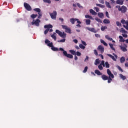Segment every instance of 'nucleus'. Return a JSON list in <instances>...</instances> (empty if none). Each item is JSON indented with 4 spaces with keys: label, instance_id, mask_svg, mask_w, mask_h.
<instances>
[{
    "label": "nucleus",
    "instance_id": "f257e3e1",
    "mask_svg": "<svg viewBox=\"0 0 128 128\" xmlns=\"http://www.w3.org/2000/svg\"><path fill=\"white\" fill-rule=\"evenodd\" d=\"M107 74L108 76V78L107 80L108 82V84H110L112 81V78H114V74L112 73V72L110 71V69L107 70Z\"/></svg>",
    "mask_w": 128,
    "mask_h": 128
},
{
    "label": "nucleus",
    "instance_id": "f03ea898",
    "mask_svg": "<svg viewBox=\"0 0 128 128\" xmlns=\"http://www.w3.org/2000/svg\"><path fill=\"white\" fill-rule=\"evenodd\" d=\"M116 8H118V10L119 12H121L122 14H124V12H126V10H128V8L126 7V6H123L120 7V6H116Z\"/></svg>",
    "mask_w": 128,
    "mask_h": 128
},
{
    "label": "nucleus",
    "instance_id": "7ed1b4c3",
    "mask_svg": "<svg viewBox=\"0 0 128 128\" xmlns=\"http://www.w3.org/2000/svg\"><path fill=\"white\" fill-rule=\"evenodd\" d=\"M59 50H61V52H63L62 54H63V56H66V58H74V56H72V54H68V52H66V51L64 50L63 48H59Z\"/></svg>",
    "mask_w": 128,
    "mask_h": 128
},
{
    "label": "nucleus",
    "instance_id": "20e7f679",
    "mask_svg": "<svg viewBox=\"0 0 128 128\" xmlns=\"http://www.w3.org/2000/svg\"><path fill=\"white\" fill-rule=\"evenodd\" d=\"M120 32L122 33V36L124 38H128V31L126 30L124 28H121L120 29Z\"/></svg>",
    "mask_w": 128,
    "mask_h": 128
},
{
    "label": "nucleus",
    "instance_id": "39448f33",
    "mask_svg": "<svg viewBox=\"0 0 128 128\" xmlns=\"http://www.w3.org/2000/svg\"><path fill=\"white\" fill-rule=\"evenodd\" d=\"M44 28H46L44 32V34H46L48 32V31L50 30V28H52V24L45 25L44 26Z\"/></svg>",
    "mask_w": 128,
    "mask_h": 128
},
{
    "label": "nucleus",
    "instance_id": "423d86ee",
    "mask_svg": "<svg viewBox=\"0 0 128 128\" xmlns=\"http://www.w3.org/2000/svg\"><path fill=\"white\" fill-rule=\"evenodd\" d=\"M62 28L64 30H65L66 32L72 34V30H70V28H68V26L66 25H62Z\"/></svg>",
    "mask_w": 128,
    "mask_h": 128
},
{
    "label": "nucleus",
    "instance_id": "0eeeda50",
    "mask_svg": "<svg viewBox=\"0 0 128 128\" xmlns=\"http://www.w3.org/2000/svg\"><path fill=\"white\" fill-rule=\"evenodd\" d=\"M70 20L72 24H74V22H77V23L80 24H82V22H80V21L78 18H70Z\"/></svg>",
    "mask_w": 128,
    "mask_h": 128
},
{
    "label": "nucleus",
    "instance_id": "6e6552de",
    "mask_svg": "<svg viewBox=\"0 0 128 128\" xmlns=\"http://www.w3.org/2000/svg\"><path fill=\"white\" fill-rule=\"evenodd\" d=\"M40 22V19H36V20H33V21L32 22V26H34V24H35L36 26H39Z\"/></svg>",
    "mask_w": 128,
    "mask_h": 128
},
{
    "label": "nucleus",
    "instance_id": "1a4fd4ad",
    "mask_svg": "<svg viewBox=\"0 0 128 128\" xmlns=\"http://www.w3.org/2000/svg\"><path fill=\"white\" fill-rule=\"evenodd\" d=\"M49 14L52 20H56V16L58 14L56 13V11H54L52 13H49Z\"/></svg>",
    "mask_w": 128,
    "mask_h": 128
},
{
    "label": "nucleus",
    "instance_id": "9d476101",
    "mask_svg": "<svg viewBox=\"0 0 128 128\" xmlns=\"http://www.w3.org/2000/svg\"><path fill=\"white\" fill-rule=\"evenodd\" d=\"M113 55L114 56H112V55L110 54H108L107 56H109L110 58H112V60H114V62H116V58H118V56L116 55V54H113Z\"/></svg>",
    "mask_w": 128,
    "mask_h": 128
},
{
    "label": "nucleus",
    "instance_id": "9b49d317",
    "mask_svg": "<svg viewBox=\"0 0 128 128\" xmlns=\"http://www.w3.org/2000/svg\"><path fill=\"white\" fill-rule=\"evenodd\" d=\"M24 6L26 10H32V7H30V4H28L24 3Z\"/></svg>",
    "mask_w": 128,
    "mask_h": 128
},
{
    "label": "nucleus",
    "instance_id": "f8f14e48",
    "mask_svg": "<svg viewBox=\"0 0 128 128\" xmlns=\"http://www.w3.org/2000/svg\"><path fill=\"white\" fill-rule=\"evenodd\" d=\"M86 30H89V32H94V34H96V32H98V30H96L94 28L87 27Z\"/></svg>",
    "mask_w": 128,
    "mask_h": 128
},
{
    "label": "nucleus",
    "instance_id": "ddd939ff",
    "mask_svg": "<svg viewBox=\"0 0 128 128\" xmlns=\"http://www.w3.org/2000/svg\"><path fill=\"white\" fill-rule=\"evenodd\" d=\"M98 50H100V52L102 53L104 52V48L102 45H100L98 48Z\"/></svg>",
    "mask_w": 128,
    "mask_h": 128
},
{
    "label": "nucleus",
    "instance_id": "4468645a",
    "mask_svg": "<svg viewBox=\"0 0 128 128\" xmlns=\"http://www.w3.org/2000/svg\"><path fill=\"white\" fill-rule=\"evenodd\" d=\"M120 48L122 52H128V49L124 46H120Z\"/></svg>",
    "mask_w": 128,
    "mask_h": 128
},
{
    "label": "nucleus",
    "instance_id": "2eb2a0df",
    "mask_svg": "<svg viewBox=\"0 0 128 128\" xmlns=\"http://www.w3.org/2000/svg\"><path fill=\"white\" fill-rule=\"evenodd\" d=\"M102 78L103 80H108V76L105 74H103L102 76Z\"/></svg>",
    "mask_w": 128,
    "mask_h": 128
},
{
    "label": "nucleus",
    "instance_id": "dca6fc26",
    "mask_svg": "<svg viewBox=\"0 0 128 128\" xmlns=\"http://www.w3.org/2000/svg\"><path fill=\"white\" fill-rule=\"evenodd\" d=\"M116 4H120V6H122V4H124V0H117L116 1Z\"/></svg>",
    "mask_w": 128,
    "mask_h": 128
},
{
    "label": "nucleus",
    "instance_id": "f3484780",
    "mask_svg": "<svg viewBox=\"0 0 128 128\" xmlns=\"http://www.w3.org/2000/svg\"><path fill=\"white\" fill-rule=\"evenodd\" d=\"M60 36L62 38H66V34L64 33V32H62Z\"/></svg>",
    "mask_w": 128,
    "mask_h": 128
},
{
    "label": "nucleus",
    "instance_id": "a211bd4d",
    "mask_svg": "<svg viewBox=\"0 0 128 128\" xmlns=\"http://www.w3.org/2000/svg\"><path fill=\"white\" fill-rule=\"evenodd\" d=\"M118 38H120V42H126V40H124V38H122V36H118Z\"/></svg>",
    "mask_w": 128,
    "mask_h": 128
},
{
    "label": "nucleus",
    "instance_id": "6ab92c4d",
    "mask_svg": "<svg viewBox=\"0 0 128 128\" xmlns=\"http://www.w3.org/2000/svg\"><path fill=\"white\" fill-rule=\"evenodd\" d=\"M90 14H92L93 16H96V12H94V10L92 9H90Z\"/></svg>",
    "mask_w": 128,
    "mask_h": 128
},
{
    "label": "nucleus",
    "instance_id": "aec40b11",
    "mask_svg": "<svg viewBox=\"0 0 128 128\" xmlns=\"http://www.w3.org/2000/svg\"><path fill=\"white\" fill-rule=\"evenodd\" d=\"M127 22H128V20L126 21V20H124V19H122L121 20V24H123V26L124 24H126L125 26H126Z\"/></svg>",
    "mask_w": 128,
    "mask_h": 128
},
{
    "label": "nucleus",
    "instance_id": "412c9836",
    "mask_svg": "<svg viewBox=\"0 0 128 128\" xmlns=\"http://www.w3.org/2000/svg\"><path fill=\"white\" fill-rule=\"evenodd\" d=\"M34 12H38V14H42L40 12V9L39 8H36L34 9Z\"/></svg>",
    "mask_w": 128,
    "mask_h": 128
},
{
    "label": "nucleus",
    "instance_id": "4be33fe9",
    "mask_svg": "<svg viewBox=\"0 0 128 128\" xmlns=\"http://www.w3.org/2000/svg\"><path fill=\"white\" fill-rule=\"evenodd\" d=\"M95 74H96L98 76H102V72H100L98 70H95Z\"/></svg>",
    "mask_w": 128,
    "mask_h": 128
},
{
    "label": "nucleus",
    "instance_id": "5701e85b",
    "mask_svg": "<svg viewBox=\"0 0 128 128\" xmlns=\"http://www.w3.org/2000/svg\"><path fill=\"white\" fill-rule=\"evenodd\" d=\"M106 6L107 8H112V6H110V2H105Z\"/></svg>",
    "mask_w": 128,
    "mask_h": 128
},
{
    "label": "nucleus",
    "instance_id": "b1692460",
    "mask_svg": "<svg viewBox=\"0 0 128 128\" xmlns=\"http://www.w3.org/2000/svg\"><path fill=\"white\" fill-rule=\"evenodd\" d=\"M120 62L121 64H124V62H126V58H124V56H122L120 58Z\"/></svg>",
    "mask_w": 128,
    "mask_h": 128
},
{
    "label": "nucleus",
    "instance_id": "393cba45",
    "mask_svg": "<svg viewBox=\"0 0 128 128\" xmlns=\"http://www.w3.org/2000/svg\"><path fill=\"white\" fill-rule=\"evenodd\" d=\"M69 52H70V54H73L74 56H76V51L72 50H70Z\"/></svg>",
    "mask_w": 128,
    "mask_h": 128
},
{
    "label": "nucleus",
    "instance_id": "a878e982",
    "mask_svg": "<svg viewBox=\"0 0 128 128\" xmlns=\"http://www.w3.org/2000/svg\"><path fill=\"white\" fill-rule=\"evenodd\" d=\"M96 6H100V8H106L104 5H102V4H96Z\"/></svg>",
    "mask_w": 128,
    "mask_h": 128
},
{
    "label": "nucleus",
    "instance_id": "bb28decb",
    "mask_svg": "<svg viewBox=\"0 0 128 128\" xmlns=\"http://www.w3.org/2000/svg\"><path fill=\"white\" fill-rule=\"evenodd\" d=\"M100 59H98V58L96 59L95 62H94V65L98 66V64H100Z\"/></svg>",
    "mask_w": 128,
    "mask_h": 128
},
{
    "label": "nucleus",
    "instance_id": "cd10ccee",
    "mask_svg": "<svg viewBox=\"0 0 128 128\" xmlns=\"http://www.w3.org/2000/svg\"><path fill=\"white\" fill-rule=\"evenodd\" d=\"M104 24H110V21L108 19H104L103 21Z\"/></svg>",
    "mask_w": 128,
    "mask_h": 128
},
{
    "label": "nucleus",
    "instance_id": "c85d7f7f",
    "mask_svg": "<svg viewBox=\"0 0 128 128\" xmlns=\"http://www.w3.org/2000/svg\"><path fill=\"white\" fill-rule=\"evenodd\" d=\"M51 49L53 52H58V48H56L54 46L51 48Z\"/></svg>",
    "mask_w": 128,
    "mask_h": 128
},
{
    "label": "nucleus",
    "instance_id": "c756f323",
    "mask_svg": "<svg viewBox=\"0 0 128 128\" xmlns=\"http://www.w3.org/2000/svg\"><path fill=\"white\" fill-rule=\"evenodd\" d=\"M56 33H54V34H52L51 36L52 38L54 40H56Z\"/></svg>",
    "mask_w": 128,
    "mask_h": 128
},
{
    "label": "nucleus",
    "instance_id": "7c9ffc66",
    "mask_svg": "<svg viewBox=\"0 0 128 128\" xmlns=\"http://www.w3.org/2000/svg\"><path fill=\"white\" fill-rule=\"evenodd\" d=\"M100 42L101 44H103L105 46H108V44H106V42H104V40H100Z\"/></svg>",
    "mask_w": 128,
    "mask_h": 128
},
{
    "label": "nucleus",
    "instance_id": "2f4dec72",
    "mask_svg": "<svg viewBox=\"0 0 128 128\" xmlns=\"http://www.w3.org/2000/svg\"><path fill=\"white\" fill-rule=\"evenodd\" d=\"M120 78L122 79L123 80H124L126 78V76H124V75H122V74H120Z\"/></svg>",
    "mask_w": 128,
    "mask_h": 128
},
{
    "label": "nucleus",
    "instance_id": "473e14b6",
    "mask_svg": "<svg viewBox=\"0 0 128 128\" xmlns=\"http://www.w3.org/2000/svg\"><path fill=\"white\" fill-rule=\"evenodd\" d=\"M106 38V40H110V42H112V38H110V36H108V35H106L105 36Z\"/></svg>",
    "mask_w": 128,
    "mask_h": 128
},
{
    "label": "nucleus",
    "instance_id": "72a5a7b5",
    "mask_svg": "<svg viewBox=\"0 0 128 128\" xmlns=\"http://www.w3.org/2000/svg\"><path fill=\"white\" fill-rule=\"evenodd\" d=\"M36 16H38V14H32L30 16V18H33V20H34V18H36Z\"/></svg>",
    "mask_w": 128,
    "mask_h": 128
},
{
    "label": "nucleus",
    "instance_id": "f704fd0d",
    "mask_svg": "<svg viewBox=\"0 0 128 128\" xmlns=\"http://www.w3.org/2000/svg\"><path fill=\"white\" fill-rule=\"evenodd\" d=\"M109 46L111 48V50H116V49H114V48L113 46V44H109Z\"/></svg>",
    "mask_w": 128,
    "mask_h": 128
},
{
    "label": "nucleus",
    "instance_id": "c9c22d12",
    "mask_svg": "<svg viewBox=\"0 0 128 128\" xmlns=\"http://www.w3.org/2000/svg\"><path fill=\"white\" fill-rule=\"evenodd\" d=\"M98 16L99 18H104V14L103 13H98Z\"/></svg>",
    "mask_w": 128,
    "mask_h": 128
},
{
    "label": "nucleus",
    "instance_id": "e433bc0d",
    "mask_svg": "<svg viewBox=\"0 0 128 128\" xmlns=\"http://www.w3.org/2000/svg\"><path fill=\"white\" fill-rule=\"evenodd\" d=\"M107 28H108V27H106V26H102L101 27V30H102V32H104V30H106Z\"/></svg>",
    "mask_w": 128,
    "mask_h": 128
},
{
    "label": "nucleus",
    "instance_id": "4c0bfd02",
    "mask_svg": "<svg viewBox=\"0 0 128 128\" xmlns=\"http://www.w3.org/2000/svg\"><path fill=\"white\" fill-rule=\"evenodd\" d=\"M79 47L80 48H82V50H84L86 48V46H84L82 44H80L79 45Z\"/></svg>",
    "mask_w": 128,
    "mask_h": 128
},
{
    "label": "nucleus",
    "instance_id": "58836bf2",
    "mask_svg": "<svg viewBox=\"0 0 128 128\" xmlns=\"http://www.w3.org/2000/svg\"><path fill=\"white\" fill-rule=\"evenodd\" d=\"M88 66H86L84 68V70H83V72L84 74H86V72H88Z\"/></svg>",
    "mask_w": 128,
    "mask_h": 128
},
{
    "label": "nucleus",
    "instance_id": "ea45409f",
    "mask_svg": "<svg viewBox=\"0 0 128 128\" xmlns=\"http://www.w3.org/2000/svg\"><path fill=\"white\" fill-rule=\"evenodd\" d=\"M66 42V38H64V39L58 40V42Z\"/></svg>",
    "mask_w": 128,
    "mask_h": 128
},
{
    "label": "nucleus",
    "instance_id": "a19ab883",
    "mask_svg": "<svg viewBox=\"0 0 128 128\" xmlns=\"http://www.w3.org/2000/svg\"><path fill=\"white\" fill-rule=\"evenodd\" d=\"M105 66L106 68H110V64H108V62H105Z\"/></svg>",
    "mask_w": 128,
    "mask_h": 128
},
{
    "label": "nucleus",
    "instance_id": "79ce46f5",
    "mask_svg": "<svg viewBox=\"0 0 128 128\" xmlns=\"http://www.w3.org/2000/svg\"><path fill=\"white\" fill-rule=\"evenodd\" d=\"M56 34H58V36H60V34H62V32H60V31L59 30H56Z\"/></svg>",
    "mask_w": 128,
    "mask_h": 128
},
{
    "label": "nucleus",
    "instance_id": "37998d69",
    "mask_svg": "<svg viewBox=\"0 0 128 128\" xmlns=\"http://www.w3.org/2000/svg\"><path fill=\"white\" fill-rule=\"evenodd\" d=\"M95 20H96V22H100V23L102 22V20H100V19L99 18H95Z\"/></svg>",
    "mask_w": 128,
    "mask_h": 128
},
{
    "label": "nucleus",
    "instance_id": "c03bdc74",
    "mask_svg": "<svg viewBox=\"0 0 128 128\" xmlns=\"http://www.w3.org/2000/svg\"><path fill=\"white\" fill-rule=\"evenodd\" d=\"M44 2H46L47 4H50L52 1L50 0H43Z\"/></svg>",
    "mask_w": 128,
    "mask_h": 128
},
{
    "label": "nucleus",
    "instance_id": "a18cd8bd",
    "mask_svg": "<svg viewBox=\"0 0 128 128\" xmlns=\"http://www.w3.org/2000/svg\"><path fill=\"white\" fill-rule=\"evenodd\" d=\"M85 18H90V20L92 19V17L90 15H86L85 16Z\"/></svg>",
    "mask_w": 128,
    "mask_h": 128
},
{
    "label": "nucleus",
    "instance_id": "49530a36",
    "mask_svg": "<svg viewBox=\"0 0 128 128\" xmlns=\"http://www.w3.org/2000/svg\"><path fill=\"white\" fill-rule=\"evenodd\" d=\"M98 68L99 70H104V68H102V64H100L98 66Z\"/></svg>",
    "mask_w": 128,
    "mask_h": 128
},
{
    "label": "nucleus",
    "instance_id": "de8ad7c7",
    "mask_svg": "<svg viewBox=\"0 0 128 128\" xmlns=\"http://www.w3.org/2000/svg\"><path fill=\"white\" fill-rule=\"evenodd\" d=\"M116 24L118 26H122V24H120L118 21L116 22Z\"/></svg>",
    "mask_w": 128,
    "mask_h": 128
},
{
    "label": "nucleus",
    "instance_id": "09e8293b",
    "mask_svg": "<svg viewBox=\"0 0 128 128\" xmlns=\"http://www.w3.org/2000/svg\"><path fill=\"white\" fill-rule=\"evenodd\" d=\"M123 26L124 28H126V30H128V22L126 23V24L123 25Z\"/></svg>",
    "mask_w": 128,
    "mask_h": 128
},
{
    "label": "nucleus",
    "instance_id": "8fccbe9b",
    "mask_svg": "<svg viewBox=\"0 0 128 128\" xmlns=\"http://www.w3.org/2000/svg\"><path fill=\"white\" fill-rule=\"evenodd\" d=\"M48 46H50V48H52V47H53L54 46V45H53V44H52V42H51L50 43H48Z\"/></svg>",
    "mask_w": 128,
    "mask_h": 128
},
{
    "label": "nucleus",
    "instance_id": "3c124183",
    "mask_svg": "<svg viewBox=\"0 0 128 128\" xmlns=\"http://www.w3.org/2000/svg\"><path fill=\"white\" fill-rule=\"evenodd\" d=\"M117 68L118 70H120V72H124V70H122V68H120V66H117Z\"/></svg>",
    "mask_w": 128,
    "mask_h": 128
},
{
    "label": "nucleus",
    "instance_id": "603ef678",
    "mask_svg": "<svg viewBox=\"0 0 128 128\" xmlns=\"http://www.w3.org/2000/svg\"><path fill=\"white\" fill-rule=\"evenodd\" d=\"M86 24H88V25L90 24V20H86Z\"/></svg>",
    "mask_w": 128,
    "mask_h": 128
},
{
    "label": "nucleus",
    "instance_id": "864d4df0",
    "mask_svg": "<svg viewBox=\"0 0 128 128\" xmlns=\"http://www.w3.org/2000/svg\"><path fill=\"white\" fill-rule=\"evenodd\" d=\"M76 55L78 56H82V54L80 53V52H76Z\"/></svg>",
    "mask_w": 128,
    "mask_h": 128
},
{
    "label": "nucleus",
    "instance_id": "5fc2aeb1",
    "mask_svg": "<svg viewBox=\"0 0 128 128\" xmlns=\"http://www.w3.org/2000/svg\"><path fill=\"white\" fill-rule=\"evenodd\" d=\"M100 64L103 66H106V65L104 64V60H102Z\"/></svg>",
    "mask_w": 128,
    "mask_h": 128
},
{
    "label": "nucleus",
    "instance_id": "6e6d98bb",
    "mask_svg": "<svg viewBox=\"0 0 128 128\" xmlns=\"http://www.w3.org/2000/svg\"><path fill=\"white\" fill-rule=\"evenodd\" d=\"M98 2H100V4H104V0H98Z\"/></svg>",
    "mask_w": 128,
    "mask_h": 128
},
{
    "label": "nucleus",
    "instance_id": "4d7b16f0",
    "mask_svg": "<svg viewBox=\"0 0 128 128\" xmlns=\"http://www.w3.org/2000/svg\"><path fill=\"white\" fill-rule=\"evenodd\" d=\"M94 54L96 56H98V51L96 50H94Z\"/></svg>",
    "mask_w": 128,
    "mask_h": 128
},
{
    "label": "nucleus",
    "instance_id": "13d9d810",
    "mask_svg": "<svg viewBox=\"0 0 128 128\" xmlns=\"http://www.w3.org/2000/svg\"><path fill=\"white\" fill-rule=\"evenodd\" d=\"M38 18H42V13H38Z\"/></svg>",
    "mask_w": 128,
    "mask_h": 128
},
{
    "label": "nucleus",
    "instance_id": "bf43d9fd",
    "mask_svg": "<svg viewBox=\"0 0 128 128\" xmlns=\"http://www.w3.org/2000/svg\"><path fill=\"white\" fill-rule=\"evenodd\" d=\"M77 6L78 7L80 8H84L82 7V6H80V3H78Z\"/></svg>",
    "mask_w": 128,
    "mask_h": 128
},
{
    "label": "nucleus",
    "instance_id": "052dcab7",
    "mask_svg": "<svg viewBox=\"0 0 128 128\" xmlns=\"http://www.w3.org/2000/svg\"><path fill=\"white\" fill-rule=\"evenodd\" d=\"M94 9L96 10V12H100V9L98 8V7H95Z\"/></svg>",
    "mask_w": 128,
    "mask_h": 128
},
{
    "label": "nucleus",
    "instance_id": "680f3d73",
    "mask_svg": "<svg viewBox=\"0 0 128 128\" xmlns=\"http://www.w3.org/2000/svg\"><path fill=\"white\" fill-rule=\"evenodd\" d=\"M95 36L96 38H100V35L99 34H95Z\"/></svg>",
    "mask_w": 128,
    "mask_h": 128
},
{
    "label": "nucleus",
    "instance_id": "e2e57ef3",
    "mask_svg": "<svg viewBox=\"0 0 128 128\" xmlns=\"http://www.w3.org/2000/svg\"><path fill=\"white\" fill-rule=\"evenodd\" d=\"M106 16H107L108 18H110V16H108V12H106Z\"/></svg>",
    "mask_w": 128,
    "mask_h": 128
},
{
    "label": "nucleus",
    "instance_id": "0e129e2a",
    "mask_svg": "<svg viewBox=\"0 0 128 128\" xmlns=\"http://www.w3.org/2000/svg\"><path fill=\"white\" fill-rule=\"evenodd\" d=\"M73 42H74L75 44H78V40H76V39L74 40H73Z\"/></svg>",
    "mask_w": 128,
    "mask_h": 128
},
{
    "label": "nucleus",
    "instance_id": "69168bd1",
    "mask_svg": "<svg viewBox=\"0 0 128 128\" xmlns=\"http://www.w3.org/2000/svg\"><path fill=\"white\" fill-rule=\"evenodd\" d=\"M48 42H50V40H45V44H48Z\"/></svg>",
    "mask_w": 128,
    "mask_h": 128
},
{
    "label": "nucleus",
    "instance_id": "338daca9",
    "mask_svg": "<svg viewBox=\"0 0 128 128\" xmlns=\"http://www.w3.org/2000/svg\"><path fill=\"white\" fill-rule=\"evenodd\" d=\"M82 44H84V46H86V42L84 41H82Z\"/></svg>",
    "mask_w": 128,
    "mask_h": 128
},
{
    "label": "nucleus",
    "instance_id": "774afa93",
    "mask_svg": "<svg viewBox=\"0 0 128 128\" xmlns=\"http://www.w3.org/2000/svg\"><path fill=\"white\" fill-rule=\"evenodd\" d=\"M86 60H88V56H86V58L84 60V62H86Z\"/></svg>",
    "mask_w": 128,
    "mask_h": 128
}]
</instances>
